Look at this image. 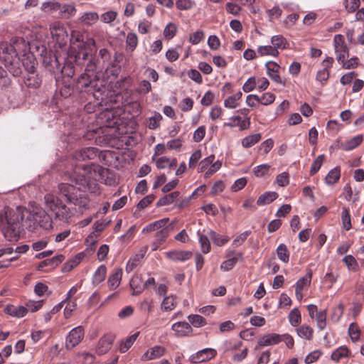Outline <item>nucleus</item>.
<instances>
[{
	"mask_svg": "<svg viewBox=\"0 0 364 364\" xmlns=\"http://www.w3.org/2000/svg\"><path fill=\"white\" fill-rule=\"evenodd\" d=\"M71 47L69 50L70 62L80 68L85 67L82 73L76 82V89L80 92L92 95L95 99L100 101L97 105L106 106V109L118 107L121 95H112L108 96L106 92L105 82L98 74L104 73L105 77H117L120 73V67L112 59L110 53L106 48L99 51V58L94 56L96 53V43L94 38L84 39V35L80 31L74 30L70 35ZM109 117L111 111L107 110L105 114Z\"/></svg>",
	"mask_w": 364,
	"mask_h": 364,
	"instance_id": "obj_1",
	"label": "nucleus"
},
{
	"mask_svg": "<svg viewBox=\"0 0 364 364\" xmlns=\"http://www.w3.org/2000/svg\"><path fill=\"white\" fill-rule=\"evenodd\" d=\"M71 183H62L59 184V193L64 196L69 203H75L77 200V191H82L87 183V180L84 176H80L79 178H76L75 173L71 176Z\"/></svg>",
	"mask_w": 364,
	"mask_h": 364,
	"instance_id": "obj_2",
	"label": "nucleus"
},
{
	"mask_svg": "<svg viewBox=\"0 0 364 364\" xmlns=\"http://www.w3.org/2000/svg\"><path fill=\"white\" fill-rule=\"evenodd\" d=\"M44 200L46 208L54 214L55 220L69 222L73 213L58 197L53 194H46Z\"/></svg>",
	"mask_w": 364,
	"mask_h": 364,
	"instance_id": "obj_3",
	"label": "nucleus"
},
{
	"mask_svg": "<svg viewBox=\"0 0 364 364\" xmlns=\"http://www.w3.org/2000/svg\"><path fill=\"white\" fill-rule=\"evenodd\" d=\"M30 46L28 42L22 38H15L11 39V43L6 42L0 43V54H6L21 57L30 53Z\"/></svg>",
	"mask_w": 364,
	"mask_h": 364,
	"instance_id": "obj_4",
	"label": "nucleus"
},
{
	"mask_svg": "<svg viewBox=\"0 0 364 364\" xmlns=\"http://www.w3.org/2000/svg\"><path fill=\"white\" fill-rule=\"evenodd\" d=\"M0 58L4 62L8 71L14 76H19L22 73L21 58L15 55L0 54Z\"/></svg>",
	"mask_w": 364,
	"mask_h": 364,
	"instance_id": "obj_5",
	"label": "nucleus"
},
{
	"mask_svg": "<svg viewBox=\"0 0 364 364\" xmlns=\"http://www.w3.org/2000/svg\"><path fill=\"white\" fill-rule=\"evenodd\" d=\"M85 329L82 326L73 328L66 336L65 348L67 350H72L77 346L83 339Z\"/></svg>",
	"mask_w": 364,
	"mask_h": 364,
	"instance_id": "obj_6",
	"label": "nucleus"
},
{
	"mask_svg": "<svg viewBox=\"0 0 364 364\" xmlns=\"http://www.w3.org/2000/svg\"><path fill=\"white\" fill-rule=\"evenodd\" d=\"M333 44L336 60L338 62H343L349 55V49L345 43L343 36L336 35L333 38Z\"/></svg>",
	"mask_w": 364,
	"mask_h": 364,
	"instance_id": "obj_7",
	"label": "nucleus"
},
{
	"mask_svg": "<svg viewBox=\"0 0 364 364\" xmlns=\"http://www.w3.org/2000/svg\"><path fill=\"white\" fill-rule=\"evenodd\" d=\"M52 38L60 46L65 44L68 33L63 24L59 21L53 23L50 26Z\"/></svg>",
	"mask_w": 364,
	"mask_h": 364,
	"instance_id": "obj_8",
	"label": "nucleus"
},
{
	"mask_svg": "<svg viewBox=\"0 0 364 364\" xmlns=\"http://www.w3.org/2000/svg\"><path fill=\"white\" fill-rule=\"evenodd\" d=\"M312 279V271L309 269L306 275L300 278L295 285V294L299 301H301L304 297L303 291L307 290L308 287L311 285Z\"/></svg>",
	"mask_w": 364,
	"mask_h": 364,
	"instance_id": "obj_9",
	"label": "nucleus"
},
{
	"mask_svg": "<svg viewBox=\"0 0 364 364\" xmlns=\"http://www.w3.org/2000/svg\"><path fill=\"white\" fill-rule=\"evenodd\" d=\"M225 257L228 259L222 262L220 269L223 271L231 270L238 261L243 259V254L241 252H236L234 250L227 251Z\"/></svg>",
	"mask_w": 364,
	"mask_h": 364,
	"instance_id": "obj_10",
	"label": "nucleus"
},
{
	"mask_svg": "<svg viewBox=\"0 0 364 364\" xmlns=\"http://www.w3.org/2000/svg\"><path fill=\"white\" fill-rule=\"evenodd\" d=\"M34 225L37 224L45 230H49L53 227V220L50 216L45 210H39L33 215Z\"/></svg>",
	"mask_w": 364,
	"mask_h": 364,
	"instance_id": "obj_11",
	"label": "nucleus"
},
{
	"mask_svg": "<svg viewBox=\"0 0 364 364\" xmlns=\"http://www.w3.org/2000/svg\"><path fill=\"white\" fill-rule=\"evenodd\" d=\"M217 355L216 350L213 348H204L198 351L196 354L191 355L190 360L193 363H199L209 360L215 358Z\"/></svg>",
	"mask_w": 364,
	"mask_h": 364,
	"instance_id": "obj_12",
	"label": "nucleus"
},
{
	"mask_svg": "<svg viewBox=\"0 0 364 364\" xmlns=\"http://www.w3.org/2000/svg\"><path fill=\"white\" fill-rule=\"evenodd\" d=\"M115 336L112 333L106 334L102 337L96 347V353L98 355L107 353L112 348Z\"/></svg>",
	"mask_w": 364,
	"mask_h": 364,
	"instance_id": "obj_13",
	"label": "nucleus"
},
{
	"mask_svg": "<svg viewBox=\"0 0 364 364\" xmlns=\"http://www.w3.org/2000/svg\"><path fill=\"white\" fill-rule=\"evenodd\" d=\"M281 341H282V337L279 334L275 333L266 334L258 339L255 350H259L264 346L276 345Z\"/></svg>",
	"mask_w": 364,
	"mask_h": 364,
	"instance_id": "obj_14",
	"label": "nucleus"
},
{
	"mask_svg": "<svg viewBox=\"0 0 364 364\" xmlns=\"http://www.w3.org/2000/svg\"><path fill=\"white\" fill-rule=\"evenodd\" d=\"M99 156V150L95 147H87L77 151L75 157L79 161L92 160Z\"/></svg>",
	"mask_w": 364,
	"mask_h": 364,
	"instance_id": "obj_15",
	"label": "nucleus"
},
{
	"mask_svg": "<svg viewBox=\"0 0 364 364\" xmlns=\"http://www.w3.org/2000/svg\"><path fill=\"white\" fill-rule=\"evenodd\" d=\"M170 235V230L167 225L161 228L155 234L154 241L151 244V250L156 251L164 242Z\"/></svg>",
	"mask_w": 364,
	"mask_h": 364,
	"instance_id": "obj_16",
	"label": "nucleus"
},
{
	"mask_svg": "<svg viewBox=\"0 0 364 364\" xmlns=\"http://www.w3.org/2000/svg\"><path fill=\"white\" fill-rule=\"evenodd\" d=\"M265 67L267 70V75L274 82L283 85H285V82L282 80L279 74L280 66L277 63L269 61L266 63Z\"/></svg>",
	"mask_w": 364,
	"mask_h": 364,
	"instance_id": "obj_17",
	"label": "nucleus"
},
{
	"mask_svg": "<svg viewBox=\"0 0 364 364\" xmlns=\"http://www.w3.org/2000/svg\"><path fill=\"white\" fill-rule=\"evenodd\" d=\"M166 349L161 346H155L149 348L141 356V360L144 361L154 360L161 358L165 354Z\"/></svg>",
	"mask_w": 364,
	"mask_h": 364,
	"instance_id": "obj_18",
	"label": "nucleus"
},
{
	"mask_svg": "<svg viewBox=\"0 0 364 364\" xmlns=\"http://www.w3.org/2000/svg\"><path fill=\"white\" fill-rule=\"evenodd\" d=\"M171 329L176 333V335L179 337L186 336L192 332L191 325L186 321L174 323L171 326Z\"/></svg>",
	"mask_w": 364,
	"mask_h": 364,
	"instance_id": "obj_19",
	"label": "nucleus"
},
{
	"mask_svg": "<svg viewBox=\"0 0 364 364\" xmlns=\"http://www.w3.org/2000/svg\"><path fill=\"white\" fill-rule=\"evenodd\" d=\"M21 67L23 66L26 71L30 74L35 73L37 63L34 55L31 53L21 56Z\"/></svg>",
	"mask_w": 364,
	"mask_h": 364,
	"instance_id": "obj_20",
	"label": "nucleus"
},
{
	"mask_svg": "<svg viewBox=\"0 0 364 364\" xmlns=\"http://www.w3.org/2000/svg\"><path fill=\"white\" fill-rule=\"evenodd\" d=\"M166 257L174 262H185L192 257V252L186 250H173L166 253Z\"/></svg>",
	"mask_w": 364,
	"mask_h": 364,
	"instance_id": "obj_21",
	"label": "nucleus"
},
{
	"mask_svg": "<svg viewBox=\"0 0 364 364\" xmlns=\"http://www.w3.org/2000/svg\"><path fill=\"white\" fill-rule=\"evenodd\" d=\"M363 141V136L358 134L341 144V148L344 151H350L358 147Z\"/></svg>",
	"mask_w": 364,
	"mask_h": 364,
	"instance_id": "obj_22",
	"label": "nucleus"
},
{
	"mask_svg": "<svg viewBox=\"0 0 364 364\" xmlns=\"http://www.w3.org/2000/svg\"><path fill=\"white\" fill-rule=\"evenodd\" d=\"M229 121V122L225 124V126L229 127H239L240 130L247 129L250 124V118H247V120L242 119L240 116L232 117L230 118Z\"/></svg>",
	"mask_w": 364,
	"mask_h": 364,
	"instance_id": "obj_23",
	"label": "nucleus"
},
{
	"mask_svg": "<svg viewBox=\"0 0 364 364\" xmlns=\"http://www.w3.org/2000/svg\"><path fill=\"white\" fill-rule=\"evenodd\" d=\"M4 312L12 316L21 318L23 317L28 313V309L27 308L23 306H14L11 304L7 305L5 307Z\"/></svg>",
	"mask_w": 364,
	"mask_h": 364,
	"instance_id": "obj_24",
	"label": "nucleus"
},
{
	"mask_svg": "<svg viewBox=\"0 0 364 364\" xmlns=\"http://www.w3.org/2000/svg\"><path fill=\"white\" fill-rule=\"evenodd\" d=\"M99 19L97 12L90 11L84 13L78 19L77 22L85 26H91L95 23Z\"/></svg>",
	"mask_w": 364,
	"mask_h": 364,
	"instance_id": "obj_25",
	"label": "nucleus"
},
{
	"mask_svg": "<svg viewBox=\"0 0 364 364\" xmlns=\"http://www.w3.org/2000/svg\"><path fill=\"white\" fill-rule=\"evenodd\" d=\"M85 256V255L84 252H80L77 254L75 257L64 264L62 268V271L64 272H70L81 262Z\"/></svg>",
	"mask_w": 364,
	"mask_h": 364,
	"instance_id": "obj_26",
	"label": "nucleus"
},
{
	"mask_svg": "<svg viewBox=\"0 0 364 364\" xmlns=\"http://www.w3.org/2000/svg\"><path fill=\"white\" fill-rule=\"evenodd\" d=\"M168 218H163L159 220H156L154 223H149L146 226H145L143 230V233H149L154 231H159L161 228L166 226L168 222Z\"/></svg>",
	"mask_w": 364,
	"mask_h": 364,
	"instance_id": "obj_27",
	"label": "nucleus"
},
{
	"mask_svg": "<svg viewBox=\"0 0 364 364\" xmlns=\"http://www.w3.org/2000/svg\"><path fill=\"white\" fill-rule=\"evenodd\" d=\"M130 287L133 290V294L138 295L145 289L144 283L141 277L139 275H134L130 280Z\"/></svg>",
	"mask_w": 364,
	"mask_h": 364,
	"instance_id": "obj_28",
	"label": "nucleus"
},
{
	"mask_svg": "<svg viewBox=\"0 0 364 364\" xmlns=\"http://www.w3.org/2000/svg\"><path fill=\"white\" fill-rule=\"evenodd\" d=\"M139 335V332L127 337L125 340L121 341L119 346V350L121 353H124L132 346L136 338Z\"/></svg>",
	"mask_w": 364,
	"mask_h": 364,
	"instance_id": "obj_29",
	"label": "nucleus"
},
{
	"mask_svg": "<svg viewBox=\"0 0 364 364\" xmlns=\"http://www.w3.org/2000/svg\"><path fill=\"white\" fill-rule=\"evenodd\" d=\"M278 198V193L274 191L265 192L262 194L257 200V205L259 206L265 205L271 203Z\"/></svg>",
	"mask_w": 364,
	"mask_h": 364,
	"instance_id": "obj_30",
	"label": "nucleus"
},
{
	"mask_svg": "<svg viewBox=\"0 0 364 364\" xmlns=\"http://www.w3.org/2000/svg\"><path fill=\"white\" fill-rule=\"evenodd\" d=\"M208 236L212 240L214 245L221 247L228 243L230 240V237L228 236L220 235L213 230L208 232Z\"/></svg>",
	"mask_w": 364,
	"mask_h": 364,
	"instance_id": "obj_31",
	"label": "nucleus"
},
{
	"mask_svg": "<svg viewBox=\"0 0 364 364\" xmlns=\"http://www.w3.org/2000/svg\"><path fill=\"white\" fill-rule=\"evenodd\" d=\"M180 196L179 191H173L161 198L156 203V206H164L173 203Z\"/></svg>",
	"mask_w": 364,
	"mask_h": 364,
	"instance_id": "obj_32",
	"label": "nucleus"
},
{
	"mask_svg": "<svg viewBox=\"0 0 364 364\" xmlns=\"http://www.w3.org/2000/svg\"><path fill=\"white\" fill-rule=\"evenodd\" d=\"M297 335L308 341L312 340L314 337V329L308 325H302L296 328Z\"/></svg>",
	"mask_w": 364,
	"mask_h": 364,
	"instance_id": "obj_33",
	"label": "nucleus"
},
{
	"mask_svg": "<svg viewBox=\"0 0 364 364\" xmlns=\"http://www.w3.org/2000/svg\"><path fill=\"white\" fill-rule=\"evenodd\" d=\"M242 96V93L238 91L235 94L228 97L224 102V106L228 109H235L239 105V101Z\"/></svg>",
	"mask_w": 364,
	"mask_h": 364,
	"instance_id": "obj_34",
	"label": "nucleus"
},
{
	"mask_svg": "<svg viewBox=\"0 0 364 364\" xmlns=\"http://www.w3.org/2000/svg\"><path fill=\"white\" fill-rule=\"evenodd\" d=\"M341 177V168L338 166L331 170L325 178V182L328 185H333L338 181Z\"/></svg>",
	"mask_w": 364,
	"mask_h": 364,
	"instance_id": "obj_35",
	"label": "nucleus"
},
{
	"mask_svg": "<svg viewBox=\"0 0 364 364\" xmlns=\"http://www.w3.org/2000/svg\"><path fill=\"white\" fill-rule=\"evenodd\" d=\"M262 139V135L259 133L249 135L242 140V146L244 148H250L255 144L258 143Z\"/></svg>",
	"mask_w": 364,
	"mask_h": 364,
	"instance_id": "obj_36",
	"label": "nucleus"
},
{
	"mask_svg": "<svg viewBox=\"0 0 364 364\" xmlns=\"http://www.w3.org/2000/svg\"><path fill=\"white\" fill-rule=\"evenodd\" d=\"M63 259L64 256L60 255L55 256L51 259L43 260L39 264L38 269L41 270L46 266H50L51 267H56L60 263H61L63 261Z\"/></svg>",
	"mask_w": 364,
	"mask_h": 364,
	"instance_id": "obj_37",
	"label": "nucleus"
},
{
	"mask_svg": "<svg viewBox=\"0 0 364 364\" xmlns=\"http://www.w3.org/2000/svg\"><path fill=\"white\" fill-rule=\"evenodd\" d=\"M350 350L346 346H341L331 354V359L335 362H339L343 358H348Z\"/></svg>",
	"mask_w": 364,
	"mask_h": 364,
	"instance_id": "obj_38",
	"label": "nucleus"
},
{
	"mask_svg": "<svg viewBox=\"0 0 364 364\" xmlns=\"http://www.w3.org/2000/svg\"><path fill=\"white\" fill-rule=\"evenodd\" d=\"M23 81L28 87L36 88L39 87L41 84V80L39 77L35 75V73H32V74L28 73L27 75L23 77Z\"/></svg>",
	"mask_w": 364,
	"mask_h": 364,
	"instance_id": "obj_39",
	"label": "nucleus"
},
{
	"mask_svg": "<svg viewBox=\"0 0 364 364\" xmlns=\"http://www.w3.org/2000/svg\"><path fill=\"white\" fill-rule=\"evenodd\" d=\"M271 43L275 49H285L289 43L287 39L282 35H276L272 37Z\"/></svg>",
	"mask_w": 364,
	"mask_h": 364,
	"instance_id": "obj_40",
	"label": "nucleus"
},
{
	"mask_svg": "<svg viewBox=\"0 0 364 364\" xmlns=\"http://www.w3.org/2000/svg\"><path fill=\"white\" fill-rule=\"evenodd\" d=\"M122 275V269H117L109 276L108 279V284L111 289H114L119 285Z\"/></svg>",
	"mask_w": 364,
	"mask_h": 364,
	"instance_id": "obj_41",
	"label": "nucleus"
},
{
	"mask_svg": "<svg viewBox=\"0 0 364 364\" xmlns=\"http://www.w3.org/2000/svg\"><path fill=\"white\" fill-rule=\"evenodd\" d=\"M42 10L48 14H53L57 11L62 10L61 5L57 1H48L44 2L41 7Z\"/></svg>",
	"mask_w": 364,
	"mask_h": 364,
	"instance_id": "obj_42",
	"label": "nucleus"
},
{
	"mask_svg": "<svg viewBox=\"0 0 364 364\" xmlns=\"http://www.w3.org/2000/svg\"><path fill=\"white\" fill-rule=\"evenodd\" d=\"M107 274V268L105 265H100L95 271L93 277L92 283L94 285H97L105 279Z\"/></svg>",
	"mask_w": 364,
	"mask_h": 364,
	"instance_id": "obj_43",
	"label": "nucleus"
},
{
	"mask_svg": "<svg viewBox=\"0 0 364 364\" xmlns=\"http://www.w3.org/2000/svg\"><path fill=\"white\" fill-rule=\"evenodd\" d=\"M277 255L278 258L284 263H288L289 261L290 253L289 251L284 244H280L277 250Z\"/></svg>",
	"mask_w": 364,
	"mask_h": 364,
	"instance_id": "obj_44",
	"label": "nucleus"
},
{
	"mask_svg": "<svg viewBox=\"0 0 364 364\" xmlns=\"http://www.w3.org/2000/svg\"><path fill=\"white\" fill-rule=\"evenodd\" d=\"M198 241L200 245L201 251L204 254L210 252L211 250L210 242L207 235L198 232Z\"/></svg>",
	"mask_w": 364,
	"mask_h": 364,
	"instance_id": "obj_45",
	"label": "nucleus"
},
{
	"mask_svg": "<svg viewBox=\"0 0 364 364\" xmlns=\"http://www.w3.org/2000/svg\"><path fill=\"white\" fill-rule=\"evenodd\" d=\"M289 321L292 326H298L301 321V315L298 308L293 309L289 316Z\"/></svg>",
	"mask_w": 364,
	"mask_h": 364,
	"instance_id": "obj_46",
	"label": "nucleus"
},
{
	"mask_svg": "<svg viewBox=\"0 0 364 364\" xmlns=\"http://www.w3.org/2000/svg\"><path fill=\"white\" fill-rule=\"evenodd\" d=\"M257 52L261 56L271 55L277 56L279 51L273 47V46H261L257 48Z\"/></svg>",
	"mask_w": 364,
	"mask_h": 364,
	"instance_id": "obj_47",
	"label": "nucleus"
},
{
	"mask_svg": "<svg viewBox=\"0 0 364 364\" xmlns=\"http://www.w3.org/2000/svg\"><path fill=\"white\" fill-rule=\"evenodd\" d=\"M126 44L128 50L132 52L134 51L138 45L137 35L135 33H128L126 38Z\"/></svg>",
	"mask_w": 364,
	"mask_h": 364,
	"instance_id": "obj_48",
	"label": "nucleus"
},
{
	"mask_svg": "<svg viewBox=\"0 0 364 364\" xmlns=\"http://www.w3.org/2000/svg\"><path fill=\"white\" fill-rule=\"evenodd\" d=\"M341 220L344 229L349 230L352 228L350 210L348 208H343Z\"/></svg>",
	"mask_w": 364,
	"mask_h": 364,
	"instance_id": "obj_49",
	"label": "nucleus"
},
{
	"mask_svg": "<svg viewBox=\"0 0 364 364\" xmlns=\"http://www.w3.org/2000/svg\"><path fill=\"white\" fill-rule=\"evenodd\" d=\"M348 334L353 342H356L360 339V330L357 323L353 322L350 324Z\"/></svg>",
	"mask_w": 364,
	"mask_h": 364,
	"instance_id": "obj_50",
	"label": "nucleus"
},
{
	"mask_svg": "<svg viewBox=\"0 0 364 364\" xmlns=\"http://www.w3.org/2000/svg\"><path fill=\"white\" fill-rule=\"evenodd\" d=\"M189 322L196 328L202 327L206 325L205 319L198 314H192L188 316Z\"/></svg>",
	"mask_w": 364,
	"mask_h": 364,
	"instance_id": "obj_51",
	"label": "nucleus"
},
{
	"mask_svg": "<svg viewBox=\"0 0 364 364\" xmlns=\"http://www.w3.org/2000/svg\"><path fill=\"white\" fill-rule=\"evenodd\" d=\"M326 159V156L324 154H321L317 156V158L314 161L311 169H310V175H315L321 168L323 165L324 161Z\"/></svg>",
	"mask_w": 364,
	"mask_h": 364,
	"instance_id": "obj_52",
	"label": "nucleus"
},
{
	"mask_svg": "<svg viewBox=\"0 0 364 364\" xmlns=\"http://www.w3.org/2000/svg\"><path fill=\"white\" fill-rule=\"evenodd\" d=\"M326 310L319 311V313L314 318L316 320L317 327L320 331H323L326 327Z\"/></svg>",
	"mask_w": 364,
	"mask_h": 364,
	"instance_id": "obj_53",
	"label": "nucleus"
},
{
	"mask_svg": "<svg viewBox=\"0 0 364 364\" xmlns=\"http://www.w3.org/2000/svg\"><path fill=\"white\" fill-rule=\"evenodd\" d=\"M162 116L159 112H154V114L149 117L147 122V127L150 129H156L160 126V122Z\"/></svg>",
	"mask_w": 364,
	"mask_h": 364,
	"instance_id": "obj_54",
	"label": "nucleus"
},
{
	"mask_svg": "<svg viewBox=\"0 0 364 364\" xmlns=\"http://www.w3.org/2000/svg\"><path fill=\"white\" fill-rule=\"evenodd\" d=\"M151 90V85L149 81L146 80L140 81L136 89V92L141 95H145L148 94Z\"/></svg>",
	"mask_w": 364,
	"mask_h": 364,
	"instance_id": "obj_55",
	"label": "nucleus"
},
{
	"mask_svg": "<svg viewBox=\"0 0 364 364\" xmlns=\"http://www.w3.org/2000/svg\"><path fill=\"white\" fill-rule=\"evenodd\" d=\"M215 155L211 154L208 156V157L203 159L198 164V172H204L210 166L211 164L215 160Z\"/></svg>",
	"mask_w": 364,
	"mask_h": 364,
	"instance_id": "obj_56",
	"label": "nucleus"
},
{
	"mask_svg": "<svg viewBox=\"0 0 364 364\" xmlns=\"http://www.w3.org/2000/svg\"><path fill=\"white\" fill-rule=\"evenodd\" d=\"M176 26L173 23H169L164 28V36L166 39L171 40L176 36Z\"/></svg>",
	"mask_w": 364,
	"mask_h": 364,
	"instance_id": "obj_57",
	"label": "nucleus"
},
{
	"mask_svg": "<svg viewBox=\"0 0 364 364\" xmlns=\"http://www.w3.org/2000/svg\"><path fill=\"white\" fill-rule=\"evenodd\" d=\"M270 169L267 164H261L254 168L253 172L257 177H263L267 175Z\"/></svg>",
	"mask_w": 364,
	"mask_h": 364,
	"instance_id": "obj_58",
	"label": "nucleus"
},
{
	"mask_svg": "<svg viewBox=\"0 0 364 364\" xmlns=\"http://www.w3.org/2000/svg\"><path fill=\"white\" fill-rule=\"evenodd\" d=\"M68 60L70 63L65 65L61 69V73L64 77H67L68 78H72L75 75V68L71 64L75 62L73 60L70 62V58H68Z\"/></svg>",
	"mask_w": 364,
	"mask_h": 364,
	"instance_id": "obj_59",
	"label": "nucleus"
},
{
	"mask_svg": "<svg viewBox=\"0 0 364 364\" xmlns=\"http://www.w3.org/2000/svg\"><path fill=\"white\" fill-rule=\"evenodd\" d=\"M176 306L175 298L173 296H166L162 301L161 309L164 311H171Z\"/></svg>",
	"mask_w": 364,
	"mask_h": 364,
	"instance_id": "obj_60",
	"label": "nucleus"
},
{
	"mask_svg": "<svg viewBox=\"0 0 364 364\" xmlns=\"http://www.w3.org/2000/svg\"><path fill=\"white\" fill-rule=\"evenodd\" d=\"M360 3V0H344L343 4L348 12L353 13L359 7Z\"/></svg>",
	"mask_w": 364,
	"mask_h": 364,
	"instance_id": "obj_61",
	"label": "nucleus"
},
{
	"mask_svg": "<svg viewBox=\"0 0 364 364\" xmlns=\"http://www.w3.org/2000/svg\"><path fill=\"white\" fill-rule=\"evenodd\" d=\"M176 6L179 10H189L195 6V2L191 0H177Z\"/></svg>",
	"mask_w": 364,
	"mask_h": 364,
	"instance_id": "obj_62",
	"label": "nucleus"
},
{
	"mask_svg": "<svg viewBox=\"0 0 364 364\" xmlns=\"http://www.w3.org/2000/svg\"><path fill=\"white\" fill-rule=\"evenodd\" d=\"M117 13L114 11H107L101 15V21L106 23H112L117 18Z\"/></svg>",
	"mask_w": 364,
	"mask_h": 364,
	"instance_id": "obj_63",
	"label": "nucleus"
},
{
	"mask_svg": "<svg viewBox=\"0 0 364 364\" xmlns=\"http://www.w3.org/2000/svg\"><path fill=\"white\" fill-rule=\"evenodd\" d=\"M257 86V80L255 77H251L244 83L242 90L245 92L252 91Z\"/></svg>",
	"mask_w": 364,
	"mask_h": 364,
	"instance_id": "obj_64",
	"label": "nucleus"
}]
</instances>
